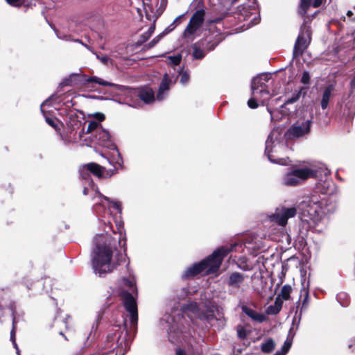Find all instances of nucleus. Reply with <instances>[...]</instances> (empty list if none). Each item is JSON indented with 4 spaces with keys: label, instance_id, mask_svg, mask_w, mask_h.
Instances as JSON below:
<instances>
[{
    "label": "nucleus",
    "instance_id": "obj_1",
    "mask_svg": "<svg viewBox=\"0 0 355 355\" xmlns=\"http://www.w3.org/2000/svg\"><path fill=\"white\" fill-rule=\"evenodd\" d=\"M335 205L329 203V199L324 198L318 200L315 196L312 197L300 214V225L306 231L314 227L320 219L321 214L333 212Z\"/></svg>",
    "mask_w": 355,
    "mask_h": 355
},
{
    "label": "nucleus",
    "instance_id": "obj_2",
    "mask_svg": "<svg viewBox=\"0 0 355 355\" xmlns=\"http://www.w3.org/2000/svg\"><path fill=\"white\" fill-rule=\"evenodd\" d=\"M96 84L105 87L114 86V84L104 80L97 76H88L87 75L82 73H73L64 78L60 83V87H63L69 86L76 88H89L91 87L94 88V85Z\"/></svg>",
    "mask_w": 355,
    "mask_h": 355
},
{
    "label": "nucleus",
    "instance_id": "obj_3",
    "mask_svg": "<svg viewBox=\"0 0 355 355\" xmlns=\"http://www.w3.org/2000/svg\"><path fill=\"white\" fill-rule=\"evenodd\" d=\"M112 250L108 245H98L95 256L93 258V265L96 273L102 275L111 271L110 263L112 257Z\"/></svg>",
    "mask_w": 355,
    "mask_h": 355
},
{
    "label": "nucleus",
    "instance_id": "obj_4",
    "mask_svg": "<svg viewBox=\"0 0 355 355\" xmlns=\"http://www.w3.org/2000/svg\"><path fill=\"white\" fill-rule=\"evenodd\" d=\"M231 252V249L222 246L214 250L211 254L202 259L205 263L207 274L216 273L220 268L225 257Z\"/></svg>",
    "mask_w": 355,
    "mask_h": 355
},
{
    "label": "nucleus",
    "instance_id": "obj_5",
    "mask_svg": "<svg viewBox=\"0 0 355 355\" xmlns=\"http://www.w3.org/2000/svg\"><path fill=\"white\" fill-rule=\"evenodd\" d=\"M311 31L310 27H306L304 23L301 28L300 32L295 41L293 55V58H298L304 53L308 48L311 42Z\"/></svg>",
    "mask_w": 355,
    "mask_h": 355
},
{
    "label": "nucleus",
    "instance_id": "obj_6",
    "mask_svg": "<svg viewBox=\"0 0 355 355\" xmlns=\"http://www.w3.org/2000/svg\"><path fill=\"white\" fill-rule=\"evenodd\" d=\"M125 310L130 313L131 325L137 326L138 322V309L135 297L128 291H121L119 293Z\"/></svg>",
    "mask_w": 355,
    "mask_h": 355
},
{
    "label": "nucleus",
    "instance_id": "obj_7",
    "mask_svg": "<svg viewBox=\"0 0 355 355\" xmlns=\"http://www.w3.org/2000/svg\"><path fill=\"white\" fill-rule=\"evenodd\" d=\"M297 209L295 207H286L282 206L277 207L275 211L270 216V220L280 226H286L288 220L296 216Z\"/></svg>",
    "mask_w": 355,
    "mask_h": 355
},
{
    "label": "nucleus",
    "instance_id": "obj_8",
    "mask_svg": "<svg viewBox=\"0 0 355 355\" xmlns=\"http://www.w3.org/2000/svg\"><path fill=\"white\" fill-rule=\"evenodd\" d=\"M79 112L81 116L78 115L76 112L73 110H64V113L62 114L65 115L67 117L66 124L67 134H71L73 132H76L82 126L83 124L86 123L85 121L84 113L81 111Z\"/></svg>",
    "mask_w": 355,
    "mask_h": 355
},
{
    "label": "nucleus",
    "instance_id": "obj_9",
    "mask_svg": "<svg viewBox=\"0 0 355 355\" xmlns=\"http://www.w3.org/2000/svg\"><path fill=\"white\" fill-rule=\"evenodd\" d=\"M53 327L56 329L58 334L61 335L64 340H69L64 331L72 332L74 330V324L71 316L66 315L64 318L55 317L53 323Z\"/></svg>",
    "mask_w": 355,
    "mask_h": 355
},
{
    "label": "nucleus",
    "instance_id": "obj_10",
    "mask_svg": "<svg viewBox=\"0 0 355 355\" xmlns=\"http://www.w3.org/2000/svg\"><path fill=\"white\" fill-rule=\"evenodd\" d=\"M311 120H306L300 123H294L286 132L285 136L288 139H296L308 134L311 129Z\"/></svg>",
    "mask_w": 355,
    "mask_h": 355
},
{
    "label": "nucleus",
    "instance_id": "obj_11",
    "mask_svg": "<svg viewBox=\"0 0 355 355\" xmlns=\"http://www.w3.org/2000/svg\"><path fill=\"white\" fill-rule=\"evenodd\" d=\"M205 11L203 9L196 10L191 16L189 22L186 27L184 35H193L203 24Z\"/></svg>",
    "mask_w": 355,
    "mask_h": 355
},
{
    "label": "nucleus",
    "instance_id": "obj_12",
    "mask_svg": "<svg viewBox=\"0 0 355 355\" xmlns=\"http://www.w3.org/2000/svg\"><path fill=\"white\" fill-rule=\"evenodd\" d=\"M223 40V37L220 33H217L215 35H207L196 43L198 44L205 52L213 51Z\"/></svg>",
    "mask_w": 355,
    "mask_h": 355
},
{
    "label": "nucleus",
    "instance_id": "obj_13",
    "mask_svg": "<svg viewBox=\"0 0 355 355\" xmlns=\"http://www.w3.org/2000/svg\"><path fill=\"white\" fill-rule=\"evenodd\" d=\"M268 78L267 76H258L254 78L252 80L251 87L252 94L254 95L260 94L261 96L263 94L268 95L269 90L266 82H268Z\"/></svg>",
    "mask_w": 355,
    "mask_h": 355
},
{
    "label": "nucleus",
    "instance_id": "obj_14",
    "mask_svg": "<svg viewBox=\"0 0 355 355\" xmlns=\"http://www.w3.org/2000/svg\"><path fill=\"white\" fill-rule=\"evenodd\" d=\"M205 263L200 261L198 263L193 264L191 266L187 268L182 274L183 279H189L200 274L206 270Z\"/></svg>",
    "mask_w": 355,
    "mask_h": 355
},
{
    "label": "nucleus",
    "instance_id": "obj_15",
    "mask_svg": "<svg viewBox=\"0 0 355 355\" xmlns=\"http://www.w3.org/2000/svg\"><path fill=\"white\" fill-rule=\"evenodd\" d=\"M137 96L145 103L148 104L155 101V93L149 87H142L137 89Z\"/></svg>",
    "mask_w": 355,
    "mask_h": 355
},
{
    "label": "nucleus",
    "instance_id": "obj_16",
    "mask_svg": "<svg viewBox=\"0 0 355 355\" xmlns=\"http://www.w3.org/2000/svg\"><path fill=\"white\" fill-rule=\"evenodd\" d=\"M292 171L297 179L301 181H304L310 178L316 177L317 172L310 168H293Z\"/></svg>",
    "mask_w": 355,
    "mask_h": 355
},
{
    "label": "nucleus",
    "instance_id": "obj_17",
    "mask_svg": "<svg viewBox=\"0 0 355 355\" xmlns=\"http://www.w3.org/2000/svg\"><path fill=\"white\" fill-rule=\"evenodd\" d=\"M245 275L239 272H232L227 280V284L230 287L234 288H239L241 285L243 283Z\"/></svg>",
    "mask_w": 355,
    "mask_h": 355
},
{
    "label": "nucleus",
    "instance_id": "obj_18",
    "mask_svg": "<svg viewBox=\"0 0 355 355\" xmlns=\"http://www.w3.org/2000/svg\"><path fill=\"white\" fill-rule=\"evenodd\" d=\"M87 170L90 172V174L98 178V179L103 178L105 166H101L96 162H89L86 164Z\"/></svg>",
    "mask_w": 355,
    "mask_h": 355
},
{
    "label": "nucleus",
    "instance_id": "obj_19",
    "mask_svg": "<svg viewBox=\"0 0 355 355\" xmlns=\"http://www.w3.org/2000/svg\"><path fill=\"white\" fill-rule=\"evenodd\" d=\"M242 311L254 321L263 322L267 320V317L265 315L259 313L256 311L246 306H242Z\"/></svg>",
    "mask_w": 355,
    "mask_h": 355
},
{
    "label": "nucleus",
    "instance_id": "obj_20",
    "mask_svg": "<svg viewBox=\"0 0 355 355\" xmlns=\"http://www.w3.org/2000/svg\"><path fill=\"white\" fill-rule=\"evenodd\" d=\"M171 83V79L168 78L167 73L164 75L162 82L159 86V89L157 94L158 100H162L164 98V93L169 89V85Z\"/></svg>",
    "mask_w": 355,
    "mask_h": 355
},
{
    "label": "nucleus",
    "instance_id": "obj_21",
    "mask_svg": "<svg viewBox=\"0 0 355 355\" xmlns=\"http://www.w3.org/2000/svg\"><path fill=\"white\" fill-rule=\"evenodd\" d=\"M334 90L333 85H329L327 86L324 90L322 94V99H321V107L322 110H325L327 108L329 99L331 97V92Z\"/></svg>",
    "mask_w": 355,
    "mask_h": 355
},
{
    "label": "nucleus",
    "instance_id": "obj_22",
    "mask_svg": "<svg viewBox=\"0 0 355 355\" xmlns=\"http://www.w3.org/2000/svg\"><path fill=\"white\" fill-rule=\"evenodd\" d=\"M44 117L46 123L52 127L56 132H60V127H63L64 123L53 116L45 115Z\"/></svg>",
    "mask_w": 355,
    "mask_h": 355
},
{
    "label": "nucleus",
    "instance_id": "obj_23",
    "mask_svg": "<svg viewBox=\"0 0 355 355\" xmlns=\"http://www.w3.org/2000/svg\"><path fill=\"white\" fill-rule=\"evenodd\" d=\"M300 183V180L292 171L286 173L284 178V184L286 186H297Z\"/></svg>",
    "mask_w": 355,
    "mask_h": 355
},
{
    "label": "nucleus",
    "instance_id": "obj_24",
    "mask_svg": "<svg viewBox=\"0 0 355 355\" xmlns=\"http://www.w3.org/2000/svg\"><path fill=\"white\" fill-rule=\"evenodd\" d=\"M275 348V343L272 338H268L261 345V350L266 354L271 353Z\"/></svg>",
    "mask_w": 355,
    "mask_h": 355
},
{
    "label": "nucleus",
    "instance_id": "obj_25",
    "mask_svg": "<svg viewBox=\"0 0 355 355\" xmlns=\"http://www.w3.org/2000/svg\"><path fill=\"white\" fill-rule=\"evenodd\" d=\"M193 53L192 55L196 60H202L205 58L206 53L198 44L196 42L192 45Z\"/></svg>",
    "mask_w": 355,
    "mask_h": 355
},
{
    "label": "nucleus",
    "instance_id": "obj_26",
    "mask_svg": "<svg viewBox=\"0 0 355 355\" xmlns=\"http://www.w3.org/2000/svg\"><path fill=\"white\" fill-rule=\"evenodd\" d=\"M313 0H300L299 14L305 17L309 8L312 6Z\"/></svg>",
    "mask_w": 355,
    "mask_h": 355
},
{
    "label": "nucleus",
    "instance_id": "obj_27",
    "mask_svg": "<svg viewBox=\"0 0 355 355\" xmlns=\"http://www.w3.org/2000/svg\"><path fill=\"white\" fill-rule=\"evenodd\" d=\"M291 291V286L290 285L286 284L282 286L280 294H279L278 295H280L281 298L286 301L290 299Z\"/></svg>",
    "mask_w": 355,
    "mask_h": 355
},
{
    "label": "nucleus",
    "instance_id": "obj_28",
    "mask_svg": "<svg viewBox=\"0 0 355 355\" xmlns=\"http://www.w3.org/2000/svg\"><path fill=\"white\" fill-rule=\"evenodd\" d=\"M9 288H0V311L3 310V306L2 305V302H3L9 298Z\"/></svg>",
    "mask_w": 355,
    "mask_h": 355
},
{
    "label": "nucleus",
    "instance_id": "obj_29",
    "mask_svg": "<svg viewBox=\"0 0 355 355\" xmlns=\"http://www.w3.org/2000/svg\"><path fill=\"white\" fill-rule=\"evenodd\" d=\"M302 292H303V293L301 294V297L303 295L304 298L302 302V305H301V308H300V315L302 314V311H306L307 309L308 305H309V295L308 291H306L304 289L302 291Z\"/></svg>",
    "mask_w": 355,
    "mask_h": 355
},
{
    "label": "nucleus",
    "instance_id": "obj_30",
    "mask_svg": "<svg viewBox=\"0 0 355 355\" xmlns=\"http://www.w3.org/2000/svg\"><path fill=\"white\" fill-rule=\"evenodd\" d=\"M97 193H98V196L100 198H103V200H105V201L110 202V203H112V207L117 210L119 213L121 212V204L120 202H115V201H112L108 197L103 195L101 193H100L98 191H97Z\"/></svg>",
    "mask_w": 355,
    "mask_h": 355
},
{
    "label": "nucleus",
    "instance_id": "obj_31",
    "mask_svg": "<svg viewBox=\"0 0 355 355\" xmlns=\"http://www.w3.org/2000/svg\"><path fill=\"white\" fill-rule=\"evenodd\" d=\"M236 333L238 338L243 340L247 338L248 334L250 333V331L246 330L245 328L242 325H238L236 327Z\"/></svg>",
    "mask_w": 355,
    "mask_h": 355
},
{
    "label": "nucleus",
    "instance_id": "obj_32",
    "mask_svg": "<svg viewBox=\"0 0 355 355\" xmlns=\"http://www.w3.org/2000/svg\"><path fill=\"white\" fill-rule=\"evenodd\" d=\"M164 35V33H162L158 35H157L155 37H154L149 43L145 44L144 46L143 49L144 51L148 50L153 47H154L161 40V38Z\"/></svg>",
    "mask_w": 355,
    "mask_h": 355
},
{
    "label": "nucleus",
    "instance_id": "obj_33",
    "mask_svg": "<svg viewBox=\"0 0 355 355\" xmlns=\"http://www.w3.org/2000/svg\"><path fill=\"white\" fill-rule=\"evenodd\" d=\"M270 137V135L268 136V139L266 141V148H265V154L267 155L268 159L270 162H274V163H279V161H277V159L273 158V156L271 154V153H272V147H271V145L269 144V141H268Z\"/></svg>",
    "mask_w": 355,
    "mask_h": 355
},
{
    "label": "nucleus",
    "instance_id": "obj_34",
    "mask_svg": "<svg viewBox=\"0 0 355 355\" xmlns=\"http://www.w3.org/2000/svg\"><path fill=\"white\" fill-rule=\"evenodd\" d=\"M123 282L125 286L129 288L130 293H132V294L134 293H137V287L135 285V282L132 279H130L129 278H124L123 279Z\"/></svg>",
    "mask_w": 355,
    "mask_h": 355
},
{
    "label": "nucleus",
    "instance_id": "obj_35",
    "mask_svg": "<svg viewBox=\"0 0 355 355\" xmlns=\"http://www.w3.org/2000/svg\"><path fill=\"white\" fill-rule=\"evenodd\" d=\"M79 173H80V177L85 180H91V174H90V172L89 171L87 170V166H86V164L83 165L80 169H79Z\"/></svg>",
    "mask_w": 355,
    "mask_h": 355
},
{
    "label": "nucleus",
    "instance_id": "obj_36",
    "mask_svg": "<svg viewBox=\"0 0 355 355\" xmlns=\"http://www.w3.org/2000/svg\"><path fill=\"white\" fill-rule=\"evenodd\" d=\"M150 36L146 32L144 33L139 36V40L135 42V46L136 47L141 46L143 45L146 41L149 40Z\"/></svg>",
    "mask_w": 355,
    "mask_h": 355
},
{
    "label": "nucleus",
    "instance_id": "obj_37",
    "mask_svg": "<svg viewBox=\"0 0 355 355\" xmlns=\"http://www.w3.org/2000/svg\"><path fill=\"white\" fill-rule=\"evenodd\" d=\"M180 76V83L182 85H186L189 83L190 79V76L187 71H184L183 70V68L180 69V71L179 72Z\"/></svg>",
    "mask_w": 355,
    "mask_h": 355
},
{
    "label": "nucleus",
    "instance_id": "obj_38",
    "mask_svg": "<svg viewBox=\"0 0 355 355\" xmlns=\"http://www.w3.org/2000/svg\"><path fill=\"white\" fill-rule=\"evenodd\" d=\"M300 92H297L296 91L293 94L292 96L289 98H288L285 102H284V104L283 105L285 106V105H289V104H292V103H295L296 101H297L300 98Z\"/></svg>",
    "mask_w": 355,
    "mask_h": 355
},
{
    "label": "nucleus",
    "instance_id": "obj_39",
    "mask_svg": "<svg viewBox=\"0 0 355 355\" xmlns=\"http://www.w3.org/2000/svg\"><path fill=\"white\" fill-rule=\"evenodd\" d=\"M17 319L14 318L12 322V329L10 331V340L12 343L16 341Z\"/></svg>",
    "mask_w": 355,
    "mask_h": 355
},
{
    "label": "nucleus",
    "instance_id": "obj_40",
    "mask_svg": "<svg viewBox=\"0 0 355 355\" xmlns=\"http://www.w3.org/2000/svg\"><path fill=\"white\" fill-rule=\"evenodd\" d=\"M168 59L171 61V64L174 66H178L180 64L182 60L181 54L168 56Z\"/></svg>",
    "mask_w": 355,
    "mask_h": 355
},
{
    "label": "nucleus",
    "instance_id": "obj_41",
    "mask_svg": "<svg viewBox=\"0 0 355 355\" xmlns=\"http://www.w3.org/2000/svg\"><path fill=\"white\" fill-rule=\"evenodd\" d=\"M6 1L11 6L19 8L25 4L26 0H6Z\"/></svg>",
    "mask_w": 355,
    "mask_h": 355
},
{
    "label": "nucleus",
    "instance_id": "obj_42",
    "mask_svg": "<svg viewBox=\"0 0 355 355\" xmlns=\"http://www.w3.org/2000/svg\"><path fill=\"white\" fill-rule=\"evenodd\" d=\"M118 171V168L115 166H114L113 168H110L107 170L105 167V172H104V176L103 178H110L114 174H116Z\"/></svg>",
    "mask_w": 355,
    "mask_h": 355
},
{
    "label": "nucleus",
    "instance_id": "obj_43",
    "mask_svg": "<svg viewBox=\"0 0 355 355\" xmlns=\"http://www.w3.org/2000/svg\"><path fill=\"white\" fill-rule=\"evenodd\" d=\"M311 76L309 71H304L302 73L300 82L304 85H309L310 83Z\"/></svg>",
    "mask_w": 355,
    "mask_h": 355
},
{
    "label": "nucleus",
    "instance_id": "obj_44",
    "mask_svg": "<svg viewBox=\"0 0 355 355\" xmlns=\"http://www.w3.org/2000/svg\"><path fill=\"white\" fill-rule=\"evenodd\" d=\"M98 125V122L95 121H90L89 123H88V125H87V131L86 132L87 133H90L92 132L93 130H94L95 129L97 128Z\"/></svg>",
    "mask_w": 355,
    "mask_h": 355
},
{
    "label": "nucleus",
    "instance_id": "obj_45",
    "mask_svg": "<svg viewBox=\"0 0 355 355\" xmlns=\"http://www.w3.org/2000/svg\"><path fill=\"white\" fill-rule=\"evenodd\" d=\"M280 311H279V309H277L275 305H270L269 306L267 309H266V313L268 315H277V313H279Z\"/></svg>",
    "mask_w": 355,
    "mask_h": 355
},
{
    "label": "nucleus",
    "instance_id": "obj_46",
    "mask_svg": "<svg viewBox=\"0 0 355 355\" xmlns=\"http://www.w3.org/2000/svg\"><path fill=\"white\" fill-rule=\"evenodd\" d=\"M283 299L280 297V295H277L275 300L274 305L280 311L283 305Z\"/></svg>",
    "mask_w": 355,
    "mask_h": 355
},
{
    "label": "nucleus",
    "instance_id": "obj_47",
    "mask_svg": "<svg viewBox=\"0 0 355 355\" xmlns=\"http://www.w3.org/2000/svg\"><path fill=\"white\" fill-rule=\"evenodd\" d=\"M291 347V342L286 340L280 351L286 355L287 354V352L289 351Z\"/></svg>",
    "mask_w": 355,
    "mask_h": 355
},
{
    "label": "nucleus",
    "instance_id": "obj_48",
    "mask_svg": "<svg viewBox=\"0 0 355 355\" xmlns=\"http://www.w3.org/2000/svg\"><path fill=\"white\" fill-rule=\"evenodd\" d=\"M8 308L12 312V320H14V318L16 319V306L15 302L10 301L8 305Z\"/></svg>",
    "mask_w": 355,
    "mask_h": 355
},
{
    "label": "nucleus",
    "instance_id": "obj_49",
    "mask_svg": "<svg viewBox=\"0 0 355 355\" xmlns=\"http://www.w3.org/2000/svg\"><path fill=\"white\" fill-rule=\"evenodd\" d=\"M248 105L252 109H256L258 107L259 104L254 98H251L248 101Z\"/></svg>",
    "mask_w": 355,
    "mask_h": 355
},
{
    "label": "nucleus",
    "instance_id": "obj_50",
    "mask_svg": "<svg viewBox=\"0 0 355 355\" xmlns=\"http://www.w3.org/2000/svg\"><path fill=\"white\" fill-rule=\"evenodd\" d=\"M204 318L207 321L216 319L214 311L212 310L209 311L207 314L204 315Z\"/></svg>",
    "mask_w": 355,
    "mask_h": 355
},
{
    "label": "nucleus",
    "instance_id": "obj_51",
    "mask_svg": "<svg viewBox=\"0 0 355 355\" xmlns=\"http://www.w3.org/2000/svg\"><path fill=\"white\" fill-rule=\"evenodd\" d=\"M94 118L98 121H103L105 119V116L104 114L101 112H96L94 114Z\"/></svg>",
    "mask_w": 355,
    "mask_h": 355
},
{
    "label": "nucleus",
    "instance_id": "obj_52",
    "mask_svg": "<svg viewBox=\"0 0 355 355\" xmlns=\"http://www.w3.org/2000/svg\"><path fill=\"white\" fill-rule=\"evenodd\" d=\"M308 87H301L297 92H300V96H304L306 94Z\"/></svg>",
    "mask_w": 355,
    "mask_h": 355
},
{
    "label": "nucleus",
    "instance_id": "obj_53",
    "mask_svg": "<svg viewBox=\"0 0 355 355\" xmlns=\"http://www.w3.org/2000/svg\"><path fill=\"white\" fill-rule=\"evenodd\" d=\"M103 135V137L104 138V140H108L110 138L109 132L105 130H101V132L99 133V135Z\"/></svg>",
    "mask_w": 355,
    "mask_h": 355
},
{
    "label": "nucleus",
    "instance_id": "obj_54",
    "mask_svg": "<svg viewBox=\"0 0 355 355\" xmlns=\"http://www.w3.org/2000/svg\"><path fill=\"white\" fill-rule=\"evenodd\" d=\"M155 29V24H153L147 31H146L151 37Z\"/></svg>",
    "mask_w": 355,
    "mask_h": 355
},
{
    "label": "nucleus",
    "instance_id": "obj_55",
    "mask_svg": "<svg viewBox=\"0 0 355 355\" xmlns=\"http://www.w3.org/2000/svg\"><path fill=\"white\" fill-rule=\"evenodd\" d=\"M176 355H186V352L184 349L181 348H177L175 350Z\"/></svg>",
    "mask_w": 355,
    "mask_h": 355
},
{
    "label": "nucleus",
    "instance_id": "obj_56",
    "mask_svg": "<svg viewBox=\"0 0 355 355\" xmlns=\"http://www.w3.org/2000/svg\"><path fill=\"white\" fill-rule=\"evenodd\" d=\"M164 10H163V8H162V7H159L157 10V12H156V14H155V19H157L162 14V12H164Z\"/></svg>",
    "mask_w": 355,
    "mask_h": 355
},
{
    "label": "nucleus",
    "instance_id": "obj_57",
    "mask_svg": "<svg viewBox=\"0 0 355 355\" xmlns=\"http://www.w3.org/2000/svg\"><path fill=\"white\" fill-rule=\"evenodd\" d=\"M349 85H350V88L352 89H355V76H354V78L351 80L350 81V83H349Z\"/></svg>",
    "mask_w": 355,
    "mask_h": 355
},
{
    "label": "nucleus",
    "instance_id": "obj_58",
    "mask_svg": "<svg viewBox=\"0 0 355 355\" xmlns=\"http://www.w3.org/2000/svg\"><path fill=\"white\" fill-rule=\"evenodd\" d=\"M166 4H167L166 0H162L161 2H160V6L159 7H162V8H163V10H165V8L166 7Z\"/></svg>",
    "mask_w": 355,
    "mask_h": 355
},
{
    "label": "nucleus",
    "instance_id": "obj_59",
    "mask_svg": "<svg viewBox=\"0 0 355 355\" xmlns=\"http://www.w3.org/2000/svg\"><path fill=\"white\" fill-rule=\"evenodd\" d=\"M101 61L104 63V64H107L108 60H109V58L107 56H103V57H101L100 58Z\"/></svg>",
    "mask_w": 355,
    "mask_h": 355
},
{
    "label": "nucleus",
    "instance_id": "obj_60",
    "mask_svg": "<svg viewBox=\"0 0 355 355\" xmlns=\"http://www.w3.org/2000/svg\"><path fill=\"white\" fill-rule=\"evenodd\" d=\"M183 16H184V15H180V16L177 17L175 19V20L173 21V24L180 23V19H182V17Z\"/></svg>",
    "mask_w": 355,
    "mask_h": 355
},
{
    "label": "nucleus",
    "instance_id": "obj_61",
    "mask_svg": "<svg viewBox=\"0 0 355 355\" xmlns=\"http://www.w3.org/2000/svg\"><path fill=\"white\" fill-rule=\"evenodd\" d=\"M173 25V24H171V26H169L168 28H166L165 29V31H164V35H165L166 33H167L170 32L171 31H172V30L175 28V26H173V27L171 28Z\"/></svg>",
    "mask_w": 355,
    "mask_h": 355
},
{
    "label": "nucleus",
    "instance_id": "obj_62",
    "mask_svg": "<svg viewBox=\"0 0 355 355\" xmlns=\"http://www.w3.org/2000/svg\"><path fill=\"white\" fill-rule=\"evenodd\" d=\"M83 194H84L85 196L88 195V193H89V189H88V188H87V187H84L83 191Z\"/></svg>",
    "mask_w": 355,
    "mask_h": 355
},
{
    "label": "nucleus",
    "instance_id": "obj_63",
    "mask_svg": "<svg viewBox=\"0 0 355 355\" xmlns=\"http://www.w3.org/2000/svg\"><path fill=\"white\" fill-rule=\"evenodd\" d=\"M222 19H223L222 18H216V19L211 20V22L219 23L220 21H221Z\"/></svg>",
    "mask_w": 355,
    "mask_h": 355
},
{
    "label": "nucleus",
    "instance_id": "obj_64",
    "mask_svg": "<svg viewBox=\"0 0 355 355\" xmlns=\"http://www.w3.org/2000/svg\"><path fill=\"white\" fill-rule=\"evenodd\" d=\"M273 355H285V354L284 353H282L281 351H277Z\"/></svg>",
    "mask_w": 355,
    "mask_h": 355
}]
</instances>
